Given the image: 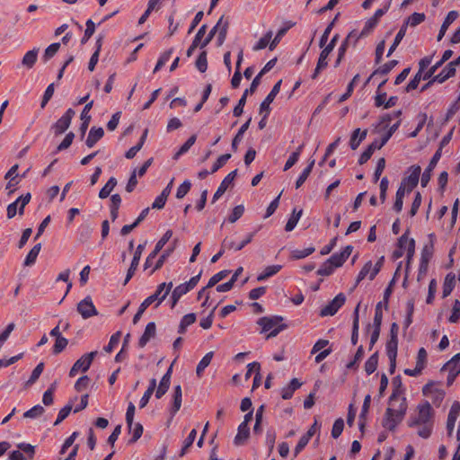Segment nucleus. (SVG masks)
I'll return each mask as SVG.
<instances>
[{"instance_id":"nucleus-1","label":"nucleus","mask_w":460,"mask_h":460,"mask_svg":"<svg viewBox=\"0 0 460 460\" xmlns=\"http://www.w3.org/2000/svg\"><path fill=\"white\" fill-rule=\"evenodd\" d=\"M172 288V282L165 283L163 282L159 284L156 288V290L154 294L147 296L139 305L137 312L135 314L133 317V323L137 324L140 320L144 312L147 309L149 305H151L154 302L157 301L155 305V308H157L162 302L166 298L169 292Z\"/></svg>"},{"instance_id":"nucleus-2","label":"nucleus","mask_w":460,"mask_h":460,"mask_svg":"<svg viewBox=\"0 0 460 460\" xmlns=\"http://www.w3.org/2000/svg\"><path fill=\"white\" fill-rule=\"evenodd\" d=\"M283 316L278 314L262 316L258 319L257 324L261 327V333H267L266 339H271L288 329V324L283 323Z\"/></svg>"},{"instance_id":"nucleus-3","label":"nucleus","mask_w":460,"mask_h":460,"mask_svg":"<svg viewBox=\"0 0 460 460\" xmlns=\"http://www.w3.org/2000/svg\"><path fill=\"white\" fill-rule=\"evenodd\" d=\"M406 411V398L402 397L397 410L392 409L390 407L386 409L385 416L382 420V426L390 431H394L397 425L403 420Z\"/></svg>"},{"instance_id":"nucleus-4","label":"nucleus","mask_w":460,"mask_h":460,"mask_svg":"<svg viewBox=\"0 0 460 460\" xmlns=\"http://www.w3.org/2000/svg\"><path fill=\"white\" fill-rule=\"evenodd\" d=\"M431 64V55L426 56L419 62V71L413 76V78L407 84L405 91L411 92L418 88L420 80H429L431 78V67L429 66Z\"/></svg>"},{"instance_id":"nucleus-5","label":"nucleus","mask_w":460,"mask_h":460,"mask_svg":"<svg viewBox=\"0 0 460 460\" xmlns=\"http://www.w3.org/2000/svg\"><path fill=\"white\" fill-rule=\"evenodd\" d=\"M257 231L249 233L244 239H243L240 243H236L233 240H230L228 237H226L222 243H221V249L218 251L217 253L212 256L211 258V263H216L225 253L226 249L227 250H234L235 252L241 251L243 249L247 244H249L252 239L254 238Z\"/></svg>"},{"instance_id":"nucleus-6","label":"nucleus","mask_w":460,"mask_h":460,"mask_svg":"<svg viewBox=\"0 0 460 460\" xmlns=\"http://www.w3.org/2000/svg\"><path fill=\"white\" fill-rule=\"evenodd\" d=\"M431 417V405L428 401L418 405V412L414 416H411L408 420L410 427L425 424Z\"/></svg>"},{"instance_id":"nucleus-7","label":"nucleus","mask_w":460,"mask_h":460,"mask_svg":"<svg viewBox=\"0 0 460 460\" xmlns=\"http://www.w3.org/2000/svg\"><path fill=\"white\" fill-rule=\"evenodd\" d=\"M97 354L98 352L94 350L83 355L79 359H77L74 363L73 367L69 371V376H75L79 370L86 372L90 368L92 362Z\"/></svg>"},{"instance_id":"nucleus-8","label":"nucleus","mask_w":460,"mask_h":460,"mask_svg":"<svg viewBox=\"0 0 460 460\" xmlns=\"http://www.w3.org/2000/svg\"><path fill=\"white\" fill-rule=\"evenodd\" d=\"M346 302V296L339 293L332 301H330L319 313L321 317L334 315Z\"/></svg>"},{"instance_id":"nucleus-9","label":"nucleus","mask_w":460,"mask_h":460,"mask_svg":"<svg viewBox=\"0 0 460 460\" xmlns=\"http://www.w3.org/2000/svg\"><path fill=\"white\" fill-rule=\"evenodd\" d=\"M407 172L409 174L402 178L401 183L408 189V193H410L418 185L421 168L420 165H411L408 168Z\"/></svg>"},{"instance_id":"nucleus-10","label":"nucleus","mask_w":460,"mask_h":460,"mask_svg":"<svg viewBox=\"0 0 460 460\" xmlns=\"http://www.w3.org/2000/svg\"><path fill=\"white\" fill-rule=\"evenodd\" d=\"M75 111L69 108L51 127L56 136L63 134L70 126Z\"/></svg>"},{"instance_id":"nucleus-11","label":"nucleus","mask_w":460,"mask_h":460,"mask_svg":"<svg viewBox=\"0 0 460 460\" xmlns=\"http://www.w3.org/2000/svg\"><path fill=\"white\" fill-rule=\"evenodd\" d=\"M77 312L84 319H88L98 314V311L90 296H85L77 304Z\"/></svg>"},{"instance_id":"nucleus-12","label":"nucleus","mask_w":460,"mask_h":460,"mask_svg":"<svg viewBox=\"0 0 460 460\" xmlns=\"http://www.w3.org/2000/svg\"><path fill=\"white\" fill-rule=\"evenodd\" d=\"M353 251L351 244L346 245L340 252H334L327 261L336 269L341 267L348 260Z\"/></svg>"},{"instance_id":"nucleus-13","label":"nucleus","mask_w":460,"mask_h":460,"mask_svg":"<svg viewBox=\"0 0 460 460\" xmlns=\"http://www.w3.org/2000/svg\"><path fill=\"white\" fill-rule=\"evenodd\" d=\"M281 84H282V80L280 79L273 85L270 92L268 93V95L265 97V99L260 104V113H263L264 111L270 113V111H271L270 103L274 101L276 96L279 94V93L280 91Z\"/></svg>"},{"instance_id":"nucleus-14","label":"nucleus","mask_w":460,"mask_h":460,"mask_svg":"<svg viewBox=\"0 0 460 460\" xmlns=\"http://www.w3.org/2000/svg\"><path fill=\"white\" fill-rule=\"evenodd\" d=\"M408 231L404 233L399 239L397 243V247L406 251L407 250V267L409 266L410 261L412 259L414 255L415 249V241L412 238H408Z\"/></svg>"},{"instance_id":"nucleus-15","label":"nucleus","mask_w":460,"mask_h":460,"mask_svg":"<svg viewBox=\"0 0 460 460\" xmlns=\"http://www.w3.org/2000/svg\"><path fill=\"white\" fill-rule=\"evenodd\" d=\"M238 170L235 169L229 172L221 181L220 185L218 186L217 190L213 195L212 198V203H215L228 189V187L233 183L234 178L237 175Z\"/></svg>"},{"instance_id":"nucleus-16","label":"nucleus","mask_w":460,"mask_h":460,"mask_svg":"<svg viewBox=\"0 0 460 460\" xmlns=\"http://www.w3.org/2000/svg\"><path fill=\"white\" fill-rule=\"evenodd\" d=\"M431 258V251H429V245L426 244L421 252V258L420 261L417 280L420 282L427 274L429 262Z\"/></svg>"},{"instance_id":"nucleus-17","label":"nucleus","mask_w":460,"mask_h":460,"mask_svg":"<svg viewBox=\"0 0 460 460\" xmlns=\"http://www.w3.org/2000/svg\"><path fill=\"white\" fill-rule=\"evenodd\" d=\"M172 373V364L168 367L165 374L160 380L159 385L155 391V398L161 399L169 390L171 385V377Z\"/></svg>"},{"instance_id":"nucleus-18","label":"nucleus","mask_w":460,"mask_h":460,"mask_svg":"<svg viewBox=\"0 0 460 460\" xmlns=\"http://www.w3.org/2000/svg\"><path fill=\"white\" fill-rule=\"evenodd\" d=\"M181 402H182L181 386L180 385H177L173 387L172 402V406L169 409L171 420L175 416V414L181 409Z\"/></svg>"},{"instance_id":"nucleus-19","label":"nucleus","mask_w":460,"mask_h":460,"mask_svg":"<svg viewBox=\"0 0 460 460\" xmlns=\"http://www.w3.org/2000/svg\"><path fill=\"white\" fill-rule=\"evenodd\" d=\"M442 371L447 372V385H451L460 373V364H456L455 360H449L444 365Z\"/></svg>"},{"instance_id":"nucleus-20","label":"nucleus","mask_w":460,"mask_h":460,"mask_svg":"<svg viewBox=\"0 0 460 460\" xmlns=\"http://www.w3.org/2000/svg\"><path fill=\"white\" fill-rule=\"evenodd\" d=\"M385 145H381V139H375L370 145L367 146V147L365 149V151L360 155L358 158V164L362 165L366 164L372 156L374 152L376 149H381Z\"/></svg>"},{"instance_id":"nucleus-21","label":"nucleus","mask_w":460,"mask_h":460,"mask_svg":"<svg viewBox=\"0 0 460 460\" xmlns=\"http://www.w3.org/2000/svg\"><path fill=\"white\" fill-rule=\"evenodd\" d=\"M156 334V325L155 322H150L146 324L144 333L141 335V337L138 340V347L144 348L147 342L155 338Z\"/></svg>"},{"instance_id":"nucleus-22","label":"nucleus","mask_w":460,"mask_h":460,"mask_svg":"<svg viewBox=\"0 0 460 460\" xmlns=\"http://www.w3.org/2000/svg\"><path fill=\"white\" fill-rule=\"evenodd\" d=\"M93 101L87 102L84 105V107L81 112L80 118L82 119V123L80 125L79 130H80L82 138L84 137L86 130L88 128L89 123L91 121V116L88 113H89L90 110L93 108Z\"/></svg>"},{"instance_id":"nucleus-23","label":"nucleus","mask_w":460,"mask_h":460,"mask_svg":"<svg viewBox=\"0 0 460 460\" xmlns=\"http://www.w3.org/2000/svg\"><path fill=\"white\" fill-rule=\"evenodd\" d=\"M103 136L104 130L102 127H92L85 140L86 146L89 148L93 147L96 143L103 137Z\"/></svg>"},{"instance_id":"nucleus-24","label":"nucleus","mask_w":460,"mask_h":460,"mask_svg":"<svg viewBox=\"0 0 460 460\" xmlns=\"http://www.w3.org/2000/svg\"><path fill=\"white\" fill-rule=\"evenodd\" d=\"M302 382L297 378H292L289 384L281 389V398L283 400H289L293 397L296 390L302 386Z\"/></svg>"},{"instance_id":"nucleus-25","label":"nucleus","mask_w":460,"mask_h":460,"mask_svg":"<svg viewBox=\"0 0 460 460\" xmlns=\"http://www.w3.org/2000/svg\"><path fill=\"white\" fill-rule=\"evenodd\" d=\"M393 392L389 397V403L396 401L398 397L404 394L405 388L402 385V377L400 375L394 376L392 380Z\"/></svg>"},{"instance_id":"nucleus-26","label":"nucleus","mask_w":460,"mask_h":460,"mask_svg":"<svg viewBox=\"0 0 460 460\" xmlns=\"http://www.w3.org/2000/svg\"><path fill=\"white\" fill-rule=\"evenodd\" d=\"M295 22L288 21L285 22V25L281 27L276 33L275 37L272 39L271 42L270 43V50H274L279 43L280 42L281 39L287 34L288 30H290L292 27L295 26Z\"/></svg>"},{"instance_id":"nucleus-27","label":"nucleus","mask_w":460,"mask_h":460,"mask_svg":"<svg viewBox=\"0 0 460 460\" xmlns=\"http://www.w3.org/2000/svg\"><path fill=\"white\" fill-rule=\"evenodd\" d=\"M367 135V129L361 131L359 128L353 130L349 138V146L352 150H356L361 142L365 140Z\"/></svg>"},{"instance_id":"nucleus-28","label":"nucleus","mask_w":460,"mask_h":460,"mask_svg":"<svg viewBox=\"0 0 460 460\" xmlns=\"http://www.w3.org/2000/svg\"><path fill=\"white\" fill-rule=\"evenodd\" d=\"M359 307L360 303L357 305L353 311V322L351 330V344L356 345L358 341V330H359Z\"/></svg>"},{"instance_id":"nucleus-29","label":"nucleus","mask_w":460,"mask_h":460,"mask_svg":"<svg viewBox=\"0 0 460 460\" xmlns=\"http://www.w3.org/2000/svg\"><path fill=\"white\" fill-rule=\"evenodd\" d=\"M251 121H252V117H250L242 126L241 128L238 129V131L236 132V134L234 135L233 140H232V143H231V149L233 152H236L237 149H238V145L240 144V142L242 141L243 137V135L245 133V131L249 128L250 127V124H251Z\"/></svg>"},{"instance_id":"nucleus-30","label":"nucleus","mask_w":460,"mask_h":460,"mask_svg":"<svg viewBox=\"0 0 460 460\" xmlns=\"http://www.w3.org/2000/svg\"><path fill=\"white\" fill-rule=\"evenodd\" d=\"M250 436V428L245 422L239 424L237 434L234 438V443L236 446L243 445Z\"/></svg>"},{"instance_id":"nucleus-31","label":"nucleus","mask_w":460,"mask_h":460,"mask_svg":"<svg viewBox=\"0 0 460 460\" xmlns=\"http://www.w3.org/2000/svg\"><path fill=\"white\" fill-rule=\"evenodd\" d=\"M38 53V48H34L33 49L27 51L22 59V65L28 69L32 68L37 62Z\"/></svg>"},{"instance_id":"nucleus-32","label":"nucleus","mask_w":460,"mask_h":460,"mask_svg":"<svg viewBox=\"0 0 460 460\" xmlns=\"http://www.w3.org/2000/svg\"><path fill=\"white\" fill-rule=\"evenodd\" d=\"M339 39V34L333 35V37L331 39L330 42L328 44H325L323 48V50L321 51L318 60L323 62H328L327 58L331 52L334 49L336 43Z\"/></svg>"},{"instance_id":"nucleus-33","label":"nucleus","mask_w":460,"mask_h":460,"mask_svg":"<svg viewBox=\"0 0 460 460\" xmlns=\"http://www.w3.org/2000/svg\"><path fill=\"white\" fill-rule=\"evenodd\" d=\"M456 73V68L453 67L452 64H447L439 74L433 76V83H444L448 78L452 77Z\"/></svg>"},{"instance_id":"nucleus-34","label":"nucleus","mask_w":460,"mask_h":460,"mask_svg":"<svg viewBox=\"0 0 460 460\" xmlns=\"http://www.w3.org/2000/svg\"><path fill=\"white\" fill-rule=\"evenodd\" d=\"M40 250H41V243L35 244L30 250L28 254L26 255V257L24 259V261H23V266L30 267V266L34 265L36 261H37V258L39 256V253H40Z\"/></svg>"},{"instance_id":"nucleus-35","label":"nucleus","mask_w":460,"mask_h":460,"mask_svg":"<svg viewBox=\"0 0 460 460\" xmlns=\"http://www.w3.org/2000/svg\"><path fill=\"white\" fill-rule=\"evenodd\" d=\"M457 17L458 13L456 11H450L447 13L438 35V40H440L443 38L447 28L450 26L451 23H453L456 20Z\"/></svg>"},{"instance_id":"nucleus-36","label":"nucleus","mask_w":460,"mask_h":460,"mask_svg":"<svg viewBox=\"0 0 460 460\" xmlns=\"http://www.w3.org/2000/svg\"><path fill=\"white\" fill-rule=\"evenodd\" d=\"M314 159L310 160L306 167L304 168L302 172L299 174L298 178L296 181V189L300 188L305 183V181H306L314 168Z\"/></svg>"},{"instance_id":"nucleus-37","label":"nucleus","mask_w":460,"mask_h":460,"mask_svg":"<svg viewBox=\"0 0 460 460\" xmlns=\"http://www.w3.org/2000/svg\"><path fill=\"white\" fill-rule=\"evenodd\" d=\"M406 31H407V23H403L401 26L397 34L395 35L393 44L390 46V48L388 49V53L386 55L387 57H390L393 54V52L396 49V48L398 47V45L401 43L402 40L405 36Z\"/></svg>"},{"instance_id":"nucleus-38","label":"nucleus","mask_w":460,"mask_h":460,"mask_svg":"<svg viewBox=\"0 0 460 460\" xmlns=\"http://www.w3.org/2000/svg\"><path fill=\"white\" fill-rule=\"evenodd\" d=\"M146 242H145L144 243H139L137 246V249L134 252L128 270H132L133 272H136V270L138 267V264H139V261H140L142 252L146 247Z\"/></svg>"},{"instance_id":"nucleus-39","label":"nucleus","mask_w":460,"mask_h":460,"mask_svg":"<svg viewBox=\"0 0 460 460\" xmlns=\"http://www.w3.org/2000/svg\"><path fill=\"white\" fill-rule=\"evenodd\" d=\"M281 268H282V266L278 265V264L267 266L264 269V270L257 276V280L263 281V280L267 279L268 278L276 275L281 270Z\"/></svg>"},{"instance_id":"nucleus-40","label":"nucleus","mask_w":460,"mask_h":460,"mask_svg":"<svg viewBox=\"0 0 460 460\" xmlns=\"http://www.w3.org/2000/svg\"><path fill=\"white\" fill-rule=\"evenodd\" d=\"M187 293H188V291L183 287V285L180 284L177 287H175V288L172 292L171 298H170L171 308L172 309L174 308L175 305H177V303L179 302L180 298Z\"/></svg>"},{"instance_id":"nucleus-41","label":"nucleus","mask_w":460,"mask_h":460,"mask_svg":"<svg viewBox=\"0 0 460 460\" xmlns=\"http://www.w3.org/2000/svg\"><path fill=\"white\" fill-rule=\"evenodd\" d=\"M213 356H214V352L209 351V352L206 353L205 356L200 359V361L199 362V364L196 367V374L198 376H201V375L203 374L206 367H208V365L210 364V362L213 358Z\"/></svg>"},{"instance_id":"nucleus-42","label":"nucleus","mask_w":460,"mask_h":460,"mask_svg":"<svg viewBox=\"0 0 460 460\" xmlns=\"http://www.w3.org/2000/svg\"><path fill=\"white\" fill-rule=\"evenodd\" d=\"M377 24L378 22H376V17H370L367 19L365 22L364 28L357 36L356 41H358L360 38L368 35L376 27Z\"/></svg>"},{"instance_id":"nucleus-43","label":"nucleus","mask_w":460,"mask_h":460,"mask_svg":"<svg viewBox=\"0 0 460 460\" xmlns=\"http://www.w3.org/2000/svg\"><path fill=\"white\" fill-rule=\"evenodd\" d=\"M117 185V180L115 177H111L106 184L99 191V198L103 199L110 196L111 192Z\"/></svg>"},{"instance_id":"nucleus-44","label":"nucleus","mask_w":460,"mask_h":460,"mask_svg":"<svg viewBox=\"0 0 460 460\" xmlns=\"http://www.w3.org/2000/svg\"><path fill=\"white\" fill-rule=\"evenodd\" d=\"M378 365V351L372 354L365 362V371L367 375L373 374Z\"/></svg>"},{"instance_id":"nucleus-45","label":"nucleus","mask_w":460,"mask_h":460,"mask_svg":"<svg viewBox=\"0 0 460 460\" xmlns=\"http://www.w3.org/2000/svg\"><path fill=\"white\" fill-rule=\"evenodd\" d=\"M272 31H268L252 47L253 51L264 49L267 46L270 47L271 42Z\"/></svg>"},{"instance_id":"nucleus-46","label":"nucleus","mask_w":460,"mask_h":460,"mask_svg":"<svg viewBox=\"0 0 460 460\" xmlns=\"http://www.w3.org/2000/svg\"><path fill=\"white\" fill-rule=\"evenodd\" d=\"M301 216H302V210L296 211V208H294L290 217L288 218V220L285 226V230L287 232H291L292 230H294L295 227L296 226Z\"/></svg>"},{"instance_id":"nucleus-47","label":"nucleus","mask_w":460,"mask_h":460,"mask_svg":"<svg viewBox=\"0 0 460 460\" xmlns=\"http://www.w3.org/2000/svg\"><path fill=\"white\" fill-rule=\"evenodd\" d=\"M174 251V246H171L166 248L163 253L160 255L158 260L156 261L154 269L151 270L150 275L153 274L155 270H160L164 262L166 261L167 258Z\"/></svg>"},{"instance_id":"nucleus-48","label":"nucleus","mask_w":460,"mask_h":460,"mask_svg":"<svg viewBox=\"0 0 460 460\" xmlns=\"http://www.w3.org/2000/svg\"><path fill=\"white\" fill-rule=\"evenodd\" d=\"M358 80H359V75L357 74V75H354L352 80L348 84L346 92L340 96V98L338 100L339 103L345 102L346 100H348L351 96V94H352V93L354 91L355 84H357V82Z\"/></svg>"},{"instance_id":"nucleus-49","label":"nucleus","mask_w":460,"mask_h":460,"mask_svg":"<svg viewBox=\"0 0 460 460\" xmlns=\"http://www.w3.org/2000/svg\"><path fill=\"white\" fill-rule=\"evenodd\" d=\"M456 284V277L452 273H448L446 276L443 285V296H447L453 291Z\"/></svg>"},{"instance_id":"nucleus-50","label":"nucleus","mask_w":460,"mask_h":460,"mask_svg":"<svg viewBox=\"0 0 460 460\" xmlns=\"http://www.w3.org/2000/svg\"><path fill=\"white\" fill-rule=\"evenodd\" d=\"M59 49H60L59 42H54V43H51L49 46H48L44 51L43 56H42L43 62L46 63L49 59H51L58 53Z\"/></svg>"},{"instance_id":"nucleus-51","label":"nucleus","mask_w":460,"mask_h":460,"mask_svg":"<svg viewBox=\"0 0 460 460\" xmlns=\"http://www.w3.org/2000/svg\"><path fill=\"white\" fill-rule=\"evenodd\" d=\"M398 338H389L385 344L386 355L388 358L397 357Z\"/></svg>"},{"instance_id":"nucleus-52","label":"nucleus","mask_w":460,"mask_h":460,"mask_svg":"<svg viewBox=\"0 0 460 460\" xmlns=\"http://www.w3.org/2000/svg\"><path fill=\"white\" fill-rule=\"evenodd\" d=\"M223 19H224V16H221L220 19L218 20V22H217V24L210 30V31L208 33V35L205 37V39L201 42L200 49H204L210 43V41L213 40V38L217 34L219 26L222 24Z\"/></svg>"},{"instance_id":"nucleus-53","label":"nucleus","mask_w":460,"mask_h":460,"mask_svg":"<svg viewBox=\"0 0 460 460\" xmlns=\"http://www.w3.org/2000/svg\"><path fill=\"white\" fill-rule=\"evenodd\" d=\"M398 64V61L395 60V59H392L388 62H386L385 64H384L383 66H379L378 68H376L374 72H373V75H385L387 74H389L391 72V70Z\"/></svg>"},{"instance_id":"nucleus-54","label":"nucleus","mask_w":460,"mask_h":460,"mask_svg":"<svg viewBox=\"0 0 460 460\" xmlns=\"http://www.w3.org/2000/svg\"><path fill=\"white\" fill-rule=\"evenodd\" d=\"M195 66L200 73L206 72V70L208 69V59H207V51L206 50H202L199 54L197 59H196V62H195Z\"/></svg>"},{"instance_id":"nucleus-55","label":"nucleus","mask_w":460,"mask_h":460,"mask_svg":"<svg viewBox=\"0 0 460 460\" xmlns=\"http://www.w3.org/2000/svg\"><path fill=\"white\" fill-rule=\"evenodd\" d=\"M45 412V409L40 404H37L23 413V418L36 419Z\"/></svg>"},{"instance_id":"nucleus-56","label":"nucleus","mask_w":460,"mask_h":460,"mask_svg":"<svg viewBox=\"0 0 460 460\" xmlns=\"http://www.w3.org/2000/svg\"><path fill=\"white\" fill-rule=\"evenodd\" d=\"M85 25L86 29L84 31V36L81 39L82 45L85 44L95 31V23L91 19L86 21Z\"/></svg>"},{"instance_id":"nucleus-57","label":"nucleus","mask_w":460,"mask_h":460,"mask_svg":"<svg viewBox=\"0 0 460 460\" xmlns=\"http://www.w3.org/2000/svg\"><path fill=\"white\" fill-rule=\"evenodd\" d=\"M315 251L314 246L307 247L303 250L296 249L291 252V258L294 260H301L311 255Z\"/></svg>"},{"instance_id":"nucleus-58","label":"nucleus","mask_w":460,"mask_h":460,"mask_svg":"<svg viewBox=\"0 0 460 460\" xmlns=\"http://www.w3.org/2000/svg\"><path fill=\"white\" fill-rule=\"evenodd\" d=\"M372 271V261H367L358 272L354 288L357 287Z\"/></svg>"},{"instance_id":"nucleus-59","label":"nucleus","mask_w":460,"mask_h":460,"mask_svg":"<svg viewBox=\"0 0 460 460\" xmlns=\"http://www.w3.org/2000/svg\"><path fill=\"white\" fill-rule=\"evenodd\" d=\"M229 274H230V270H220L219 272L216 273L215 275H213L209 279L206 288H212V287H214L219 281H221L222 279L226 278Z\"/></svg>"},{"instance_id":"nucleus-60","label":"nucleus","mask_w":460,"mask_h":460,"mask_svg":"<svg viewBox=\"0 0 460 460\" xmlns=\"http://www.w3.org/2000/svg\"><path fill=\"white\" fill-rule=\"evenodd\" d=\"M44 370V363L40 362L35 368L32 370L31 376L26 382V385H33L40 377V376L42 374Z\"/></svg>"},{"instance_id":"nucleus-61","label":"nucleus","mask_w":460,"mask_h":460,"mask_svg":"<svg viewBox=\"0 0 460 460\" xmlns=\"http://www.w3.org/2000/svg\"><path fill=\"white\" fill-rule=\"evenodd\" d=\"M247 96H248V91H244L243 95L239 99L237 104L235 105V107L233 110V115L234 117H240L243 114V108L246 103Z\"/></svg>"},{"instance_id":"nucleus-62","label":"nucleus","mask_w":460,"mask_h":460,"mask_svg":"<svg viewBox=\"0 0 460 460\" xmlns=\"http://www.w3.org/2000/svg\"><path fill=\"white\" fill-rule=\"evenodd\" d=\"M68 344V340L63 336L58 337L52 348V354L58 355L61 353Z\"/></svg>"},{"instance_id":"nucleus-63","label":"nucleus","mask_w":460,"mask_h":460,"mask_svg":"<svg viewBox=\"0 0 460 460\" xmlns=\"http://www.w3.org/2000/svg\"><path fill=\"white\" fill-rule=\"evenodd\" d=\"M120 336L121 332L119 331L113 333L110 338L109 343L106 346H104L103 349L107 353H111L114 349V348L119 344Z\"/></svg>"},{"instance_id":"nucleus-64","label":"nucleus","mask_w":460,"mask_h":460,"mask_svg":"<svg viewBox=\"0 0 460 460\" xmlns=\"http://www.w3.org/2000/svg\"><path fill=\"white\" fill-rule=\"evenodd\" d=\"M73 408L72 402H68L66 405H65L58 412V417L54 422V425L57 426L60 424L71 412Z\"/></svg>"}]
</instances>
